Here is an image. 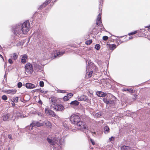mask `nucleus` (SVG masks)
Instances as JSON below:
<instances>
[{
    "instance_id": "obj_23",
    "label": "nucleus",
    "mask_w": 150,
    "mask_h": 150,
    "mask_svg": "<svg viewBox=\"0 0 150 150\" xmlns=\"http://www.w3.org/2000/svg\"><path fill=\"white\" fill-rule=\"evenodd\" d=\"M10 57L11 59L14 60H15L17 59L18 57V55L16 53H13L10 55Z\"/></svg>"
},
{
    "instance_id": "obj_51",
    "label": "nucleus",
    "mask_w": 150,
    "mask_h": 150,
    "mask_svg": "<svg viewBox=\"0 0 150 150\" xmlns=\"http://www.w3.org/2000/svg\"><path fill=\"white\" fill-rule=\"evenodd\" d=\"M145 28H148V30H150V24L148 25L145 26Z\"/></svg>"
},
{
    "instance_id": "obj_12",
    "label": "nucleus",
    "mask_w": 150,
    "mask_h": 150,
    "mask_svg": "<svg viewBox=\"0 0 150 150\" xmlns=\"http://www.w3.org/2000/svg\"><path fill=\"white\" fill-rule=\"evenodd\" d=\"M101 44L103 45H106L107 47H117L118 45H116L115 44H110L108 42H105V41L103 40L101 41Z\"/></svg>"
},
{
    "instance_id": "obj_42",
    "label": "nucleus",
    "mask_w": 150,
    "mask_h": 150,
    "mask_svg": "<svg viewBox=\"0 0 150 150\" xmlns=\"http://www.w3.org/2000/svg\"><path fill=\"white\" fill-rule=\"evenodd\" d=\"M40 85L41 87H42L44 86V82L42 81H40Z\"/></svg>"
},
{
    "instance_id": "obj_3",
    "label": "nucleus",
    "mask_w": 150,
    "mask_h": 150,
    "mask_svg": "<svg viewBox=\"0 0 150 150\" xmlns=\"http://www.w3.org/2000/svg\"><path fill=\"white\" fill-rule=\"evenodd\" d=\"M64 54V52H60L58 51H55L53 53V54L54 55V56L52 55V56H51L50 57H45V59H50V58L54 59L56 57H60L63 55Z\"/></svg>"
},
{
    "instance_id": "obj_58",
    "label": "nucleus",
    "mask_w": 150,
    "mask_h": 150,
    "mask_svg": "<svg viewBox=\"0 0 150 150\" xmlns=\"http://www.w3.org/2000/svg\"><path fill=\"white\" fill-rule=\"evenodd\" d=\"M140 30H141V33H142L144 32V31H145V29L144 28H142V29H140Z\"/></svg>"
},
{
    "instance_id": "obj_13",
    "label": "nucleus",
    "mask_w": 150,
    "mask_h": 150,
    "mask_svg": "<svg viewBox=\"0 0 150 150\" xmlns=\"http://www.w3.org/2000/svg\"><path fill=\"white\" fill-rule=\"evenodd\" d=\"M78 100L79 101H88V99L87 96L84 95H83L79 98Z\"/></svg>"
},
{
    "instance_id": "obj_41",
    "label": "nucleus",
    "mask_w": 150,
    "mask_h": 150,
    "mask_svg": "<svg viewBox=\"0 0 150 150\" xmlns=\"http://www.w3.org/2000/svg\"><path fill=\"white\" fill-rule=\"evenodd\" d=\"M136 31H137V33H138L140 35L139 36V37H141L142 36V35H141L142 33H141V30H140V29L139 30H136Z\"/></svg>"
},
{
    "instance_id": "obj_57",
    "label": "nucleus",
    "mask_w": 150,
    "mask_h": 150,
    "mask_svg": "<svg viewBox=\"0 0 150 150\" xmlns=\"http://www.w3.org/2000/svg\"><path fill=\"white\" fill-rule=\"evenodd\" d=\"M11 101L12 102V103H11V104H12V105L13 106H15V104L14 103L13 101L12 100H11Z\"/></svg>"
},
{
    "instance_id": "obj_35",
    "label": "nucleus",
    "mask_w": 150,
    "mask_h": 150,
    "mask_svg": "<svg viewBox=\"0 0 150 150\" xmlns=\"http://www.w3.org/2000/svg\"><path fill=\"white\" fill-rule=\"evenodd\" d=\"M8 46H10L11 47H13L15 46L14 43L13 42H9L8 44H7Z\"/></svg>"
},
{
    "instance_id": "obj_55",
    "label": "nucleus",
    "mask_w": 150,
    "mask_h": 150,
    "mask_svg": "<svg viewBox=\"0 0 150 150\" xmlns=\"http://www.w3.org/2000/svg\"><path fill=\"white\" fill-rule=\"evenodd\" d=\"M94 47H100V46L99 44H97L95 45Z\"/></svg>"
},
{
    "instance_id": "obj_62",
    "label": "nucleus",
    "mask_w": 150,
    "mask_h": 150,
    "mask_svg": "<svg viewBox=\"0 0 150 150\" xmlns=\"http://www.w3.org/2000/svg\"><path fill=\"white\" fill-rule=\"evenodd\" d=\"M0 57L3 59V60L4 61V59L3 56L1 54H0Z\"/></svg>"
},
{
    "instance_id": "obj_29",
    "label": "nucleus",
    "mask_w": 150,
    "mask_h": 150,
    "mask_svg": "<svg viewBox=\"0 0 150 150\" xmlns=\"http://www.w3.org/2000/svg\"><path fill=\"white\" fill-rule=\"evenodd\" d=\"M35 35H37L38 38H41L42 36V34L40 30H38L37 33H36Z\"/></svg>"
},
{
    "instance_id": "obj_34",
    "label": "nucleus",
    "mask_w": 150,
    "mask_h": 150,
    "mask_svg": "<svg viewBox=\"0 0 150 150\" xmlns=\"http://www.w3.org/2000/svg\"><path fill=\"white\" fill-rule=\"evenodd\" d=\"M108 37L106 35L104 36L103 37V40L105 41H106L108 38Z\"/></svg>"
},
{
    "instance_id": "obj_11",
    "label": "nucleus",
    "mask_w": 150,
    "mask_h": 150,
    "mask_svg": "<svg viewBox=\"0 0 150 150\" xmlns=\"http://www.w3.org/2000/svg\"><path fill=\"white\" fill-rule=\"evenodd\" d=\"M43 124L38 122H33L30 125L31 127H38L43 126Z\"/></svg>"
},
{
    "instance_id": "obj_27",
    "label": "nucleus",
    "mask_w": 150,
    "mask_h": 150,
    "mask_svg": "<svg viewBox=\"0 0 150 150\" xmlns=\"http://www.w3.org/2000/svg\"><path fill=\"white\" fill-rule=\"evenodd\" d=\"M123 91H128L129 93H133L135 92V90H133L131 88H129V89H128V88L124 89Z\"/></svg>"
},
{
    "instance_id": "obj_26",
    "label": "nucleus",
    "mask_w": 150,
    "mask_h": 150,
    "mask_svg": "<svg viewBox=\"0 0 150 150\" xmlns=\"http://www.w3.org/2000/svg\"><path fill=\"white\" fill-rule=\"evenodd\" d=\"M103 0H99V10L101 9L100 11H101L102 9V7L103 2Z\"/></svg>"
},
{
    "instance_id": "obj_1",
    "label": "nucleus",
    "mask_w": 150,
    "mask_h": 150,
    "mask_svg": "<svg viewBox=\"0 0 150 150\" xmlns=\"http://www.w3.org/2000/svg\"><path fill=\"white\" fill-rule=\"evenodd\" d=\"M30 25L29 21L28 20L23 23H18L13 26L11 29L12 31L16 35H19L21 33L25 35L29 30Z\"/></svg>"
},
{
    "instance_id": "obj_20",
    "label": "nucleus",
    "mask_w": 150,
    "mask_h": 150,
    "mask_svg": "<svg viewBox=\"0 0 150 150\" xmlns=\"http://www.w3.org/2000/svg\"><path fill=\"white\" fill-rule=\"evenodd\" d=\"M92 42V41L91 39L88 40H86V42H85V44H83L84 45L82 46V45H81L80 47H86L85 46V44L88 45H90L91 43Z\"/></svg>"
},
{
    "instance_id": "obj_31",
    "label": "nucleus",
    "mask_w": 150,
    "mask_h": 150,
    "mask_svg": "<svg viewBox=\"0 0 150 150\" xmlns=\"http://www.w3.org/2000/svg\"><path fill=\"white\" fill-rule=\"evenodd\" d=\"M16 114L17 116L18 117H25V116H24V115H21V113L18 112H17Z\"/></svg>"
},
{
    "instance_id": "obj_6",
    "label": "nucleus",
    "mask_w": 150,
    "mask_h": 150,
    "mask_svg": "<svg viewBox=\"0 0 150 150\" xmlns=\"http://www.w3.org/2000/svg\"><path fill=\"white\" fill-rule=\"evenodd\" d=\"M50 100L51 106L52 108L55 106L58 103V99L56 97H52L50 98Z\"/></svg>"
},
{
    "instance_id": "obj_28",
    "label": "nucleus",
    "mask_w": 150,
    "mask_h": 150,
    "mask_svg": "<svg viewBox=\"0 0 150 150\" xmlns=\"http://www.w3.org/2000/svg\"><path fill=\"white\" fill-rule=\"evenodd\" d=\"M47 140L49 143L52 145H53L54 144V141L51 139H50L49 138H47Z\"/></svg>"
},
{
    "instance_id": "obj_38",
    "label": "nucleus",
    "mask_w": 150,
    "mask_h": 150,
    "mask_svg": "<svg viewBox=\"0 0 150 150\" xmlns=\"http://www.w3.org/2000/svg\"><path fill=\"white\" fill-rule=\"evenodd\" d=\"M63 99L64 100L67 101L69 100V98L67 96H65L64 97Z\"/></svg>"
},
{
    "instance_id": "obj_48",
    "label": "nucleus",
    "mask_w": 150,
    "mask_h": 150,
    "mask_svg": "<svg viewBox=\"0 0 150 150\" xmlns=\"http://www.w3.org/2000/svg\"><path fill=\"white\" fill-rule=\"evenodd\" d=\"M58 92L59 93H64L66 92V91L65 90H59L58 91Z\"/></svg>"
},
{
    "instance_id": "obj_9",
    "label": "nucleus",
    "mask_w": 150,
    "mask_h": 150,
    "mask_svg": "<svg viewBox=\"0 0 150 150\" xmlns=\"http://www.w3.org/2000/svg\"><path fill=\"white\" fill-rule=\"evenodd\" d=\"M52 0H46L38 8V10H41L43 8L46 7Z\"/></svg>"
},
{
    "instance_id": "obj_52",
    "label": "nucleus",
    "mask_w": 150,
    "mask_h": 150,
    "mask_svg": "<svg viewBox=\"0 0 150 150\" xmlns=\"http://www.w3.org/2000/svg\"><path fill=\"white\" fill-rule=\"evenodd\" d=\"M47 46H48V47H49V45H46V43H45V42H44V44H43L41 46V47H46Z\"/></svg>"
},
{
    "instance_id": "obj_59",
    "label": "nucleus",
    "mask_w": 150,
    "mask_h": 150,
    "mask_svg": "<svg viewBox=\"0 0 150 150\" xmlns=\"http://www.w3.org/2000/svg\"><path fill=\"white\" fill-rule=\"evenodd\" d=\"M116 47H109V50H114Z\"/></svg>"
},
{
    "instance_id": "obj_56",
    "label": "nucleus",
    "mask_w": 150,
    "mask_h": 150,
    "mask_svg": "<svg viewBox=\"0 0 150 150\" xmlns=\"http://www.w3.org/2000/svg\"><path fill=\"white\" fill-rule=\"evenodd\" d=\"M90 141H91V142L92 143V144L93 145H94L95 144V142H94L93 140L92 139H91L90 140Z\"/></svg>"
},
{
    "instance_id": "obj_25",
    "label": "nucleus",
    "mask_w": 150,
    "mask_h": 150,
    "mask_svg": "<svg viewBox=\"0 0 150 150\" xmlns=\"http://www.w3.org/2000/svg\"><path fill=\"white\" fill-rule=\"evenodd\" d=\"M92 73H93L92 71H91L88 73V72H87L86 73V77L87 78H88L91 77V76L92 75Z\"/></svg>"
},
{
    "instance_id": "obj_14",
    "label": "nucleus",
    "mask_w": 150,
    "mask_h": 150,
    "mask_svg": "<svg viewBox=\"0 0 150 150\" xmlns=\"http://www.w3.org/2000/svg\"><path fill=\"white\" fill-rule=\"evenodd\" d=\"M25 85L26 88L29 89L33 88L35 87L34 84L29 83H26Z\"/></svg>"
},
{
    "instance_id": "obj_53",
    "label": "nucleus",
    "mask_w": 150,
    "mask_h": 150,
    "mask_svg": "<svg viewBox=\"0 0 150 150\" xmlns=\"http://www.w3.org/2000/svg\"><path fill=\"white\" fill-rule=\"evenodd\" d=\"M8 62L9 63L11 64L13 63V62L12 61L11 59H9L8 60Z\"/></svg>"
},
{
    "instance_id": "obj_64",
    "label": "nucleus",
    "mask_w": 150,
    "mask_h": 150,
    "mask_svg": "<svg viewBox=\"0 0 150 150\" xmlns=\"http://www.w3.org/2000/svg\"><path fill=\"white\" fill-rule=\"evenodd\" d=\"M57 0H55L54 1V2H56L57 1Z\"/></svg>"
},
{
    "instance_id": "obj_21",
    "label": "nucleus",
    "mask_w": 150,
    "mask_h": 150,
    "mask_svg": "<svg viewBox=\"0 0 150 150\" xmlns=\"http://www.w3.org/2000/svg\"><path fill=\"white\" fill-rule=\"evenodd\" d=\"M104 131L105 134H107L110 132V129L108 126H105L104 128Z\"/></svg>"
},
{
    "instance_id": "obj_63",
    "label": "nucleus",
    "mask_w": 150,
    "mask_h": 150,
    "mask_svg": "<svg viewBox=\"0 0 150 150\" xmlns=\"http://www.w3.org/2000/svg\"><path fill=\"white\" fill-rule=\"evenodd\" d=\"M97 50H99L100 47H95Z\"/></svg>"
},
{
    "instance_id": "obj_5",
    "label": "nucleus",
    "mask_w": 150,
    "mask_h": 150,
    "mask_svg": "<svg viewBox=\"0 0 150 150\" xmlns=\"http://www.w3.org/2000/svg\"><path fill=\"white\" fill-rule=\"evenodd\" d=\"M76 125L78 128L81 130H83L87 128V126L86 123L81 120Z\"/></svg>"
},
{
    "instance_id": "obj_2",
    "label": "nucleus",
    "mask_w": 150,
    "mask_h": 150,
    "mask_svg": "<svg viewBox=\"0 0 150 150\" xmlns=\"http://www.w3.org/2000/svg\"><path fill=\"white\" fill-rule=\"evenodd\" d=\"M70 120L72 123L77 125L81 120L80 117L77 115H73L70 117Z\"/></svg>"
},
{
    "instance_id": "obj_32",
    "label": "nucleus",
    "mask_w": 150,
    "mask_h": 150,
    "mask_svg": "<svg viewBox=\"0 0 150 150\" xmlns=\"http://www.w3.org/2000/svg\"><path fill=\"white\" fill-rule=\"evenodd\" d=\"M128 41L127 40H123L122 41L120 39H116V41L118 43V44L119 45V43H121L123 42H126Z\"/></svg>"
},
{
    "instance_id": "obj_46",
    "label": "nucleus",
    "mask_w": 150,
    "mask_h": 150,
    "mask_svg": "<svg viewBox=\"0 0 150 150\" xmlns=\"http://www.w3.org/2000/svg\"><path fill=\"white\" fill-rule=\"evenodd\" d=\"M102 27H103V28H100V32H101V31H105L106 32H107V30H106L105 29V28H104V27H103V26H102Z\"/></svg>"
},
{
    "instance_id": "obj_60",
    "label": "nucleus",
    "mask_w": 150,
    "mask_h": 150,
    "mask_svg": "<svg viewBox=\"0 0 150 150\" xmlns=\"http://www.w3.org/2000/svg\"><path fill=\"white\" fill-rule=\"evenodd\" d=\"M133 38V37L132 36H130L129 37V38L128 39V40H129L130 39H132Z\"/></svg>"
},
{
    "instance_id": "obj_54",
    "label": "nucleus",
    "mask_w": 150,
    "mask_h": 150,
    "mask_svg": "<svg viewBox=\"0 0 150 150\" xmlns=\"http://www.w3.org/2000/svg\"><path fill=\"white\" fill-rule=\"evenodd\" d=\"M8 138L11 139H12V137L11 134H9L8 135Z\"/></svg>"
},
{
    "instance_id": "obj_10",
    "label": "nucleus",
    "mask_w": 150,
    "mask_h": 150,
    "mask_svg": "<svg viewBox=\"0 0 150 150\" xmlns=\"http://www.w3.org/2000/svg\"><path fill=\"white\" fill-rule=\"evenodd\" d=\"M53 108H54L55 110L56 111H62L64 109V107L61 104H57Z\"/></svg>"
},
{
    "instance_id": "obj_22",
    "label": "nucleus",
    "mask_w": 150,
    "mask_h": 150,
    "mask_svg": "<svg viewBox=\"0 0 150 150\" xmlns=\"http://www.w3.org/2000/svg\"><path fill=\"white\" fill-rule=\"evenodd\" d=\"M24 43V41H19L16 44V45L17 47L20 46H22Z\"/></svg>"
},
{
    "instance_id": "obj_8",
    "label": "nucleus",
    "mask_w": 150,
    "mask_h": 150,
    "mask_svg": "<svg viewBox=\"0 0 150 150\" xmlns=\"http://www.w3.org/2000/svg\"><path fill=\"white\" fill-rule=\"evenodd\" d=\"M46 114L52 117H54L56 116V115L54 112L48 109H46L45 110Z\"/></svg>"
},
{
    "instance_id": "obj_17",
    "label": "nucleus",
    "mask_w": 150,
    "mask_h": 150,
    "mask_svg": "<svg viewBox=\"0 0 150 150\" xmlns=\"http://www.w3.org/2000/svg\"><path fill=\"white\" fill-rule=\"evenodd\" d=\"M27 58V56L25 54L22 57L21 59V62L23 63H25L26 62V59Z\"/></svg>"
},
{
    "instance_id": "obj_40",
    "label": "nucleus",
    "mask_w": 150,
    "mask_h": 150,
    "mask_svg": "<svg viewBox=\"0 0 150 150\" xmlns=\"http://www.w3.org/2000/svg\"><path fill=\"white\" fill-rule=\"evenodd\" d=\"M103 100L105 103L108 104V100L106 98H104L103 99Z\"/></svg>"
},
{
    "instance_id": "obj_18",
    "label": "nucleus",
    "mask_w": 150,
    "mask_h": 150,
    "mask_svg": "<svg viewBox=\"0 0 150 150\" xmlns=\"http://www.w3.org/2000/svg\"><path fill=\"white\" fill-rule=\"evenodd\" d=\"M10 117L9 114L8 113L6 115H4L3 117V120L4 121H8Z\"/></svg>"
},
{
    "instance_id": "obj_44",
    "label": "nucleus",
    "mask_w": 150,
    "mask_h": 150,
    "mask_svg": "<svg viewBox=\"0 0 150 150\" xmlns=\"http://www.w3.org/2000/svg\"><path fill=\"white\" fill-rule=\"evenodd\" d=\"M22 86V84L21 82H19L18 83V87L19 88L21 87Z\"/></svg>"
},
{
    "instance_id": "obj_61",
    "label": "nucleus",
    "mask_w": 150,
    "mask_h": 150,
    "mask_svg": "<svg viewBox=\"0 0 150 150\" xmlns=\"http://www.w3.org/2000/svg\"><path fill=\"white\" fill-rule=\"evenodd\" d=\"M125 36H127V35H125ZM124 36H120V37L119 36H118L117 37L119 39V38H122L124 37Z\"/></svg>"
},
{
    "instance_id": "obj_7",
    "label": "nucleus",
    "mask_w": 150,
    "mask_h": 150,
    "mask_svg": "<svg viewBox=\"0 0 150 150\" xmlns=\"http://www.w3.org/2000/svg\"><path fill=\"white\" fill-rule=\"evenodd\" d=\"M101 12L99 13L98 14L97 17L96 22V25H99L100 27L103 26V24L101 20Z\"/></svg>"
},
{
    "instance_id": "obj_45",
    "label": "nucleus",
    "mask_w": 150,
    "mask_h": 150,
    "mask_svg": "<svg viewBox=\"0 0 150 150\" xmlns=\"http://www.w3.org/2000/svg\"><path fill=\"white\" fill-rule=\"evenodd\" d=\"M101 115V113L100 112H98L97 113L95 114V116L96 117H100Z\"/></svg>"
},
{
    "instance_id": "obj_36",
    "label": "nucleus",
    "mask_w": 150,
    "mask_h": 150,
    "mask_svg": "<svg viewBox=\"0 0 150 150\" xmlns=\"http://www.w3.org/2000/svg\"><path fill=\"white\" fill-rule=\"evenodd\" d=\"M137 31H134L131 32H130V33H128V35H132L135 34L136 33H137Z\"/></svg>"
},
{
    "instance_id": "obj_19",
    "label": "nucleus",
    "mask_w": 150,
    "mask_h": 150,
    "mask_svg": "<svg viewBox=\"0 0 150 150\" xmlns=\"http://www.w3.org/2000/svg\"><path fill=\"white\" fill-rule=\"evenodd\" d=\"M17 91V90L16 89L9 90H7L6 92L8 94H13L15 93Z\"/></svg>"
},
{
    "instance_id": "obj_47",
    "label": "nucleus",
    "mask_w": 150,
    "mask_h": 150,
    "mask_svg": "<svg viewBox=\"0 0 150 150\" xmlns=\"http://www.w3.org/2000/svg\"><path fill=\"white\" fill-rule=\"evenodd\" d=\"M73 96V94L71 93H69L67 94V96L68 97V98H70L71 97Z\"/></svg>"
},
{
    "instance_id": "obj_15",
    "label": "nucleus",
    "mask_w": 150,
    "mask_h": 150,
    "mask_svg": "<svg viewBox=\"0 0 150 150\" xmlns=\"http://www.w3.org/2000/svg\"><path fill=\"white\" fill-rule=\"evenodd\" d=\"M97 95L100 97H103L106 95L105 93L101 91H98L96 93Z\"/></svg>"
},
{
    "instance_id": "obj_30",
    "label": "nucleus",
    "mask_w": 150,
    "mask_h": 150,
    "mask_svg": "<svg viewBox=\"0 0 150 150\" xmlns=\"http://www.w3.org/2000/svg\"><path fill=\"white\" fill-rule=\"evenodd\" d=\"M70 104L71 105H77L79 104V102L76 100H75L72 101L71 103Z\"/></svg>"
},
{
    "instance_id": "obj_37",
    "label": "nucleus",
    "mask_w": 150,
    "mask_h": 150,
    "mask_svg": "<svg viewBox=\"0 0 150 150\" xmlns=\"http://www.w3.org/2000/svg\"><path fill=\"white\" fill-rule=\"evenodd\" d=\"M2 98L3 100H6L7 99V97L5 95H3L2 97Z\"/></svg>"
},
{
    "instance_id": "obj_16",
    "label": "nucleus",
    "mask_w": 150,
    "mask_h": 150,
    "mask_svg": "<svg viewBox=\"0 0 150 150\" xmlns=\"http://www.w3.org/2000/svg\"><path fill=\"white\" fill-rule=\"evenodd\" d=\"M37 13L38 12L37 11L35 12L31 18L30 19V22L32 24L34 23L33 22L34 21L35 17H36Z\"/></svg>"
},
{
    "instance_id": "obj_4",
    "label": "nucleus",
    "mask_w": 150,
    "mask_h": 150,
    "mask_svg": "<svg viewBox=\"0 0 150 150\" xmlns=\"http://www.w3.org/2000/svg\"><path fill=\"white\" fill-rule=\"evenodd\" d=\"M33 67L31 64L28 63L26 64L25 67V71L28 74H31L33 72Z\"/></svg>"
},
{
    "instance_id": "obj_49",
    "label": "nucleus",
    "mask_w": 150,
    "mask_h": 150,
    "mask_svg": "<svg viewBox=\"0 0 150 150\" xmlns=\"http://www.w3.org/2000/svg\"><path fill=\"white\" fill-rule=\"evenodd\" d=\"M98 25H96L93 28V30H97L98 28Z\"/></svg>"
},
{
    "instance_id": "obj_33",
    "label": "nucleus",
    "mask_w": 150,
    "mask_h": 150,
    "mask_svg": "<svg viewBox=\"0 0 150 150\" xmlns=\"http://www.w3.org/2000/svg\"><path fill=\"white\" fill-rule=\"evenodd\" d=\"M114 100H108V104H114Z\"/></svg>"
},
{
    "instance_id": "obj_39",
    "label": "nucleus",
    "mask_w": 150,
    "mask_h": 150,
    "mask_svg": "<svg viewBox=\"0 0 150 150\" xmlns=\"http://www.w3.org/2000/svg\"><path fill=\"white\" fill-rule=\"evenodd\" d=\"M18 97H16L15 98H14L13 99V101L16 103H17L18 102Z\"/></svg>"
},
{
    "instance_id": "obj_50",
    "label": "nucleus",
    "mask_w": 150,
    "mask_h": 150,
    "mask_svg": "<svg viewBox=\"0 0 150 150\" xmlns=\"http://www.w3.org/2000/svg\"><path fill=\"white\" fill-rule=\"evenodd\" d=\"M40 92L42 93H47V91H44L42 90H40Z\"/></svg>"
},
{
    "instance_id": "obj_43",
    "label": "nucleus",
    "mask_w": 150,
    "mask_h": 150,
    "mask_svg": "<svg viewBox=\"0 0 150 150\" xmlns=\"http://www.w3.org/2000/svg\"><path fill=\"white\" fill-rule=\"evenodd\" d=\"M115 140V138L113 137H111L109 139V141L110 142L112 141H114Z\"/></svg>"
},
{
    "instance_id": "obj_24",
    "label": "nucleus",
    "mask_w": 150,
    "mask_h": 150,
    "mask_svg": "<svg viewBox=\"0 0 150 150\" xmlns=\"http://www.w3.org/2000/svg\"><path fill=\"white\" fill-rule=\"evenodd\" d=\"M45 125L47 127H48L51 128L52 125L50 122L48 121H46L44 122Z\"/></svg>"
}]
</instances>
